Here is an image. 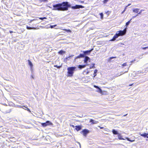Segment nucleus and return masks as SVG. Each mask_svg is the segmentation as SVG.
Returning <instances> with one entry per match:
<instances>
[{
	"instance_id": "54",
	"label": "nucleus",
	"mask_w": 148,
	"mask_h": 148,
	"mask_svg": "<svg viewBox=\"0 0 148 148\" xmlns=\"http://www.w3.org/2000/svg\"><path fill=\"white\" fill-rule=\"evenodd\" d=\"M72 126L73 127H74V126L73 125Z\"/></svg>"
},
{
	"instance_id": "27",
	"label": "nucleus",
	"mask_w": 148,
	"mask_h": 148,
	"mask_svg": "<svg viewBox=\"0 0 148 148\" xmlns=\"http://www.w3.org/2000/svg\"><path fill=\"white\" fill-rule=\"evenodd\" d=\"M126 139H127V140L131 142H133L135 140H130V139L129 138H127V137L126 138Z\"/></svg>"
},
{
	"instance_id": "37",
	"label": "nucleus",
	"mask_w": 148,
	"mask_h": 148,
	"mask_svg": "<svg viewBox=\"0 0 148 148\" xmlns=\"http://www.w3.org/2000/svg\"><path fill=\"white\" fill-rule=\"evenodd\" d=\"M94 87L96 88H97V89H98V88H99V87L98 86H96V85H94Z\"/></svg>"
},
{
	"instance_id": "17",
	"label": "nucleus",
	"mask_w": 148,
	"mask_h": 148,
	"mask_svg": "<svg viewBox=\"0 0 148 148\" xmlns=\"http://www.w3.org/2000/svg\"><path fill=\"white\" fill-rule=\"evenodd\" d=\"M112 132L114 134H115V135L118 134V135L119 134L118 132L116 131L114 129H113L112 130Z\"/></svg>"
},
{
	"instance_id": "6",
	"label": "nucleus",
	"mask_w": 148,
	"mask_h": 148,
	"mask_svg": "<svg viewBox=\"0 0 148 148\" xmlns=\"http://www.w3.org/2000/svg\"><path fill=\"white\" fill-rule=\"evenodd\" d=\"M84 58H85L84 60V62L86 64V65H87L88 62L89 61V62H90V58L87 56H85Z\"/></svg>"
},
{
	"instance_id": "22",
	"label": "nucleus",
	"mask_w": 148,
	"mask_h": 148,
	"mask_svg": "<svg viewBox=\"0 0 148 148\" xmlns=\"http://www.w3.org/2000/svg\"><path fill=\"white\" fill-rule=\"evenodd\" d=\"M147 71H146V70H145L144 71V72H143V71H138L137 72V73H136L137 74H140L141 73H146L147 72Z\"/></svg>"
},
{
	"instance_id": "29",
	"label": "nucleus",
	"mask_w": 148,
	"mask_h": 148,
	"mask_svg": "<svg viewBox=\"0 0 148 148\" xmlns=\"http://www.w3.org/2000/svg\"><path fill=\"white\" fill-rule=\"evenodd\" d=\"M100 15L101 19H103V14L102 13H101L100 14Z\"/></svg>"
},
{
	"instance_id": "18",
	"label": "nucleus",
	"mask_w": 148,
	"mask_h": 148,
	"mask_svg": "<svg viewBox=\"0 0 148 148\" xmlns=\"http://www.w3.org/2000/svg\"><path fill=\"white\" fill-rule=\"evenodd\" d=\"M75 129L77 131L80 130L81 129V127L79 126H75Z\"/></svg>"
},
{
	"instance_id": "3",
	"label": "nucleus",
	"mask_w": 148,
	"mask_h": 148,
	"mask_svg": "<svg viewBox=\"0 0 148 148\" xmlns=\"http://www.w3.org/2000/svg\"><path fill=\"white\" fill-rule=\"evenodd\" d=\"M127 31V27H126L123 30H120L117 32L119 36H122L125 34Z\"/></svg>"
},
{
	"instance_id": "21",
	"label": "nucleus",
	"mask_w": 148,
	"mask_h": 148,
	"mask_svg": "<svg viewBox=\"0 0 148 148\" xmlns=\"http://www.w3.org/2000/svg\"><path fill=\"white\" fill-rule=\"evenodd\" d=\"M27 28L28 29H36V28L35 27H28V26H27Z\"/></svg>"
},
{
	"instance_id": "4",
	"label": "nucleus",
	"mask_w": 148,
	"mask_h": 148,
	"mask_svg": "<svg viewBox=\"0 0 148 148\" xmlns=\"http://www.w3.org/2000/svg\"><path fill=\"white\" fill-rule=\"evenodd\" d=\"M93 49H92L90 50L83 51V52L84 53L83 54H84V56L86 55H89L90 54L91 52L93 50Z\"/></svg>"
},
{
	"instance_id": "8",
	"label": "nucleus",
	"mask_w": 148,
	"mask_h": 148,
	"mask_svg": "<svg viewBox=\"0 0 148 148\" xmlns=\"http://www.w3.org/2000/svg\"><path fill=\"white\" fill-rule=\"evenodd\" d=\"M119 34H118L117 33V32L115 35L114 36L113 38L112 39H111L110 41H114L116 39L118 38L119 36Z\"/></svg>"
},
{
	"instance_id": "5",
	"label": "nucleus",
	"mask_w": 148,
	"mask_h": 148,
	"mask_svg": "<svg viewBox=\"0 0 148 148\" xmlns=\"http://www.w3.org/2000/svg\"><path fill=\"white\" fill-rule=\"evenodd\" d=\"M84 8V7L82 5H76L75 6H73L71 7L72 9H79L80 8Z\"/></svg>"
},
{
	"instance_id": "14",
	"label": "nucleus",
	"mask_w": 148,
	"mask_h": 148,
	"mask_svg": "<svg viewBox=\"0 0 148 148\" xmlns=\"http://www.w3.org/2000/svg\"><path fill=\"white\" fill-rule=\"evenodd\" d=\"M28 63H29V65L30 66L31 68V69H32V66H33V65L31 61L30 60H28Z\"/></svg>"
},
{
	"instance_id": "46",
	"label": "nucleus",
	"mask_w": 148,
	"mask_h": 148,
	"mask_svg": "<svg viewBox=\"0 0 148 148\" xmlns=\"http://www.w3.org/2000/svg\"><path fill=\"white\" fill-rule=\"evenodd\" d=\"M127 114H126L124 115H123V116H126Z\"/></svg>"
},
{
	"instance_id": "11",
	"label": "nucleus",
	"mask_w": 148,
	"mask_h": 148,
	"mask_svg": "<svg viewBox=\"0 0 148 148\" xmlns=\"http://www.w3.org/2000/svg\"><path fill=\"white\" fill-rule=\"evenodd\" d=\"M84 57L85 56H84V54H80L79 56L76 57L75 59H76L77 58H84Z\"/></svg>"
},
{
	"instance_id": "30",
	"label": "nucleus",
	"mask_w": 148,
	"mask_h": 148,
	"mask_svg": "<svg viewBox=\"0 0 148 148\" xmlns=\"http://www.w3.org/2000/svg\"><path fill=\"white\" fill-rule=\"evenodd\" d=\"M57 26L56 25H51L50 27L51 28H54V27L56 26Z\"/></svg>"
},
{
	"instance_id": "33",
	"label": "nucleus",
	"mask_w": 148,
	"mask_h": 148,
	"mask_svg": "<svg viewBox=\"0 0 148 148\" xmlns=\"http://www.w3.org/2000/svg\"><path fill=\"white\" fill-rule=\"evenodd\" d=\"M46 18H47L45 17H43V18H39V19L42 20H43L44 19H46Z\"/></svg>"
},
{
	"instance_id": "45",
	"label": "nucleus",
	"mask_w": 148,
	"mask_h": 148,
	"mask_svg": "<svg viewBox=\"0 0 148 148\" xmlns=\"http://www.w3.org/2000/svg\"><path fill=\"white\" fill-rule=\"evenodd\" d=\"M131 5V4H129L127 5V7H128V6H130V5Z\"/></svg>"
},
{
	"instance_id": "1",
	"label": "nucleus",
	"mask_w": 148,
	"mask_h": 148,
	"mask_svg": "<svg viewBox=\"0 0 148 148\" xmlns=\"http://www.w3.org/2000/svg\"><path fill=\"white\" fill-rule=\"evenodd\" d=\"M53 10L65 11L68 10V7H71V5L67 2H63L62 3H59L53 5Z\"/></svg>"
},
{
	"instance_id": "13",
	"label": "nucleus",
	"mask_w": 148,
	"mask_h": 148,
	"mask_svg": "<svg viewBox=\"0 0 148 148\" xmlns=\"http://www.w3.org/2000/svg\"><path fill=\"white\" fill-rule=\"evenodd\" d=\"M20 108H23V109H24V108H23V107H25L26 108V109H25V110H27V111H28L30 112H31L30 110L28 108H27V106H20Z\"/></svg>"
},
{
	"instance_id": "25",
	"label": "nucleus",
	"mask_w": 148,
	"mask_h": 148,
	"mask_svg": "<svg viewBox=\"0 0 148 148\" xmlns=\"http://www.w3.org/2000/svg\"><path fill=\"white\" fill-rule=\"evenodd\" d=\"M98 90L97 91V92L100 93H101L102 92V90L100 88H98Z\"/></svg>"
},
{
	"instance_id": "38",
	"label": "nucleus",
	"mask_w": 148,
	"mask_h": 148,
	"mask_svg": "<svg viewBox=\"0 0 148 148\" xmlns=\"http://www.w3.org/2000/svg\"><path fill=\"white\" fill-rule=\"evenodd\" d=\"M108 0H104L103 1L104 3H107Z\"/></svg>"
},
{
	"instance_id": "53",
	"label": "nucleus",
	"mask_w": 148,
	"mask_h": 148,
	"mask_svg": "<svg viewBox=\"0 0 148 148\" xmlns=\"http://www.w3.org/2000/svg\"><path fill=\"white\" fill-rule=\"evenodd\" d=\"M89 72H87V74H88V73H89Z\"/></svg>"
},
{
	"instance_id": "39",
	"label": "nucleus",
	"mask_w": 148,
	"mask_h": 148,
	"mask_svg": "<svg viewBox=\"0 0 148 148\" xmlns=\"http://www.w3.org/2000/svg\"><path fill=\"white\" fill-rule=\"evenodd\" d=\"M142 48L143 49L145 50L146 49L148 48V47H143V48Z\"/></svg>"
},
{
	"instance_id": "20",
	"label": "nucleus",
	"mask_w": 148,
	"mask_h": 148,
	"mask_svg": "<svg viewBox=\"0 0 148 148\" xmlns=\"http://www.w3.org/2000/svg\"><path fill=\"white\" fill-rule=\"evenodd\" d=\"M118 138L119 140H125L121 136L120 134H119L118 135Z\"/></svg>"
},
{
	"instance_id": "44",
	"label": "nucleus",
	"mask_w": 148,
	"mask_h": 148,
	"mask_svg": "<svg viewBox=\"0 0 148 148\" xmlns=\"http://www.w3.org/2000/svg\"><path fill=\"white\" fill-rule=\"evenodd\" d=\"M135 60H134L132 61L131 62L132 63L133 62H134V61H135Z\"/></svg>"
},
{
	"instance_id": "7",
	"label": "nucleus",
	"mask_w": 148,
	"mask_h": 148,
	"mask_svg": "<svg viewBox=\"0 0 148 148\" xmlns=\"http://www.w3.org/2000/svg\"><path fill=\"white\" fill-rule=\"evenodd\" d=\"M52 124V123H51L49 121H47L45 123H42L41 125L43 127H46L47 125Z\"/></svg>"
},
{
	"instance_id": "36",
	"label": "nucleus",
	"mask_w": 148,
	"mask_h": 148,
	"mask_svg": "<svg viewBox=\"0 0 148 148\" xmlns=\"http://www.w3.org/2000/svg\"><path fill=\"white\" fill-rule=\"evenodd\" d=\"M127 65L126 63H124L122 65V66H126Z\"/></svg>"
},
{
	"instance_id": "15",
	"label": "nucleus",
	"mask_w": 148,
	"mask_h": 148,
	"mask_svg": "<svg viewBox=\"0 0 148 148\" xmlns=\"http://www.w3.org/2000/svg\"><path fill=\"white\" fill-rule=\"evenodd\" d=\"M139 10V9L138 8L134 9L133 10V11L134 12H135L136 13H138V12Z\"/></svg>"
},
{
	"instance_id": "35",
	"label": "nucleus",
	"mask_w": 148,
	"mask_h": 148,
	"mask_svg": "<svg viewBox=\"0 0 148 148\" xmlns=\"http://www.w3.org/2000/svg\"><path fill=\"white\" fill-rule=\"evenodd\" d=\"M144 10H141L140 12H139L138 13V14H141V13H142V12L144 11Z\"/></svg>"
},
{
	"instance_id": "10",
	"label": "nucleus",
	"mask_w": 148,
	"mask_h": 148,
	"mask_svg": "<svg viewBox=\"0 0 148 148\" xmlns=\"http://www.w3.org/2000/svg\"><path fill=\"white\" fill-rule=\"evenodd\" d=\"M139 134L144 138H148V133H145L143 134H141L140 133Z\"/></svg>"
},
{
	"instance_id": "16",
	"label": "nucleus",
	"mask_w": 148,
	"mask_h": 148,
	"mask_svg": "<svg viewBox=\"0 0 148 148\" xmlns=\"http://www.w3.org/2000/svg\"><path fill=\"white\" fill-rule=\"evenodd\" d=\"M86 65H79L78 66V67L80 69H82V68H85Z\"/></svg>"
},
{
	"instance_id": "52",
	"label": "nucleus",
	"mask_w": 148,
	"mask_h": 148,
	"mask_svg": "<svg viewBox=\"0 0 148 148\" xmlns=\"http://www.w3.org/2000/svg\"><path fill=\"white\" fill-rule=\"evenodd\" d=\"M32 78H34L33 77L32 75Z\"/></svg>"
},
{
	"instance_id": "49",
	"label": "nucleus",
	"mask_w": 148,
	"mask_h": 148,
	"mask_svg": "<svg viewBox=\"0 0 148 148\" xmlns=\"http://www.w3.org/2000/svg\"><path fill=\"white\" fill-rule=\"evenodd\" d=\"M84 1H81V3H84Z\"/></svg>"
},
{
	"instance_id": "40",
	"label": "nucleus",
	"mask_w": 148,
	"mask_h": 148,
	"mask_svg": "<svg viewBox=\"0 0 148 148\" xmlns=\"http://www.w3.org/2000/svg\"><path fill=\"white\" fill-rule=\"evenodd\" d=\"M116 58V57H110V60H111V59H112V58Z\"/></svg>"
},
{
	"instance_id": "2",
	"label": "nucleus",
	"mask_w": 148,
	"mask_h": 148,
	"mask_svg": "<svg viewBox=\"0 0 148 148\" xmlns=\"http://www.w3.org/2000/svg\"><path fill=\"white\" fill-rule=\"evenodd\" d=\"M75 68L76 67H71L68 68L67 70L68 71V76L71 77L73 75V74L74 73V71H75Z\"/></svg>"
},
{
	"instance_id": "55",
	"label": "nucleus",
	"mask_w": 148,
	"mask_h": 148,
	"mask_svg": "<svg viewBox=\"0 0 148 148\" xmlns=\"http://www.w3.org/2000/svg\"><path fill=\"white\" fill-rule=\"evenodd\" d=\"M127 71H126V72H127Z\"/></svg>"
},
{
	"instance_id": "47",
	"label": "nucleus",
	"mask_w": 148,
	"mask_h": 148,
	"mask_svg": "<svg viewBox=\"0 0 148 148\" xmlns=\"http://www.w3.org/2000/svg\"><path fill=\"white\" fill-rule=\"evenodd\" d=\"M77 143H78L79 144V145H80V147H81V145H80V143L79 142H78Z\"/></svg>"
},
{
	"instance_id": "32",
	"label": "nucleus",
	"mask_w": 148,
	"mask_h": 148,
	"mask_svg": "<svg viewBox=\"0 0 148 148\" xmlns=\"http://www.w3.org/2000/svg\"><path fill=\"white\" fill-rule=\"evenodd\" d=\"M73 56V55H71V56H70L69 57H68L66 58V60H69V59H70L69 58L70 57H71Z\"/></svg>"
},
{
	"instance_id": "41",
	"label": "nucleus",
	"mask_w": 148,
	"mask_h": 148,
	"mask_svg": "<svg viewBox=\"0 0 148 148\" xmlns=\"http://www.w3.org/2000/svg\"><path fill=\"white\" fill-rule=\"evenodd\" d=\"M41 1H46L47 0H39Z\"/></svg>"
},
{
	"instance_id": "26",
	"label": "nucleus",
	"mask_w": 148,
	"mask_h": 148,
	"mask_svg": "<svg viewBox=\"0 0 148 148\" xmlns=\"http://www.w3.org/2000/svg\"><path fill=\"white\" fill-rule=\"evenodd\" d=\"M97 69H95L94 71V77H95L96 75V74L97 73Z\"/></svg>"
},
{
	"instance_id": "9",
	"label": "nucleus",
	"mask_w": 148,
	"mask_h": 148,
	"mask_svg": "<svg viewBox=\"0 0 148 148\" xmlns=\"http://www.w3.org/2000/svg\"><path fill=\"white\" fill-rule=\"evenodd\" d=\"M82 132L83 133V135L85 136H86L87 134L89 133V131L88 130L85 129L83 130Z\"/></svg>"
},
{
	"instance_id": "50",
	"label": "nucleus",
	"mask_w": 148,
	"mask_h": 148,
	"mask_svg": "<svg viewBox=\"0 0 148 148\" xmlns=\"http://www.w3.org/2000/svg\"><path fill=\"white\" fill-rule=\"evenodd\" d=\"M139 14H137L136 16H138V15Z\"/></svg>"
},
{
	"instance_id": "42",
	"label": "nucleus",
	"mask_w": 148,
	"mask_h": 148,
	"mask_svg": "<svg viewBox=\"0 0 148 148\" xmlns=\"http://www.w3.org/2000/svg\"><path fill=\"white\" fill-rule=\"evenodd\" d=\"M136 17V16H134L132 17V18H135Z\"/></svg>"
},
{
	"instance_id": "19",
	"label": "nucleus",
	"mask_w": 148,
	"mask_h": 148,
	"mask_svg": "<svg viewBox=\"0 0 148 148\" xmlns=\"http://www.w3.org/2000/svg\"><path fill=\"white\" fill-rule=\"evenodd\" d=\"M60 29H62L63 30H64V31H65L66 32H71V30H70V29H61V28H60Z\"/></svg>"
},
{
	"instance_id": "51",
	"label": "nucleus",
	"mask_w": 148,
	"mask_h": 148,
	"mask_svg": "<svg viewBox=\"0 0 148 148\" xmlns=\"http://www.w3.org/2000/svg\"><path fill=\"white\" fill-rule=\"evenodd\" d=\"M35 20L34 19L33 20H32L31 21V22H32V21H34V20Z\"/></svg>"
},
{
	"instance_id": "28",
	"label": "nucleus",
	"mask_w": 148,
	"mask_h": 148,
	"mask_svg": "<svg viewBox=\"0 0 148 148\" xmlns=\"http://www.w3.org/2000/svg\"><path fill=\"white\" fill-rule=\"evenodd\" d=\"M127 6H126L125 7L124 10L122 12L121 14H123L126 11V9L127 8Z\"/></svg>"
},
{
	"instance_id": "31",
	"label": "nucleus",
	"mask_w": 148,
	"mask_h": 148,
	"mask_svg": "<svg viewBox=\"0 0 148 148\" xmlns=\"http://www.w3.org/2000/svg\"><path fill=\"white\" fill-rule=\"evenodd\" d=\"M122 74H117L116 75H115V77H117L119 76H120Z\"/></svg>"
},
{
	"instance_id": "12",
	"label": "nucleus",
	"mask_w": 148,
	"mask_h": 148,
	"mask_svg": "<svg viewBox=\"0 0 148 148\" xmlns=\"http://www.w3.org/2000/svg\"><path fill=\"white\" fill-rule=\"evenodd\" d=\"M90 122H91L92 124H97L98 122L92 119H90Z\"/></svg>"
},
{
	"instance_id": "23",
	"label": "nucleus",
	"mask_w": 148,
	"mask_h": 148,
	"mask_svg": "<svg viewBox=\"0 0 148 148\" xmlns=\"http://www.w3.org/2000/svg\"><path fill=\"white\" fill-rule=\"evenodd\" d=\"M65 52V51H64L63 50H61L60 51H59V52H58V53L60 54V55H62L63 54V53H64Z\"/></svg>"
},
{
	"instance_id": "34",
	"label": "nucleus",
	"mask_w": 148,
	"mask_h": 148,
	"mask_svg": "<svg viewBox=\"0 0 148 148\" xmlns=\"http://www.w3.org/2000/svg\"><path fill=\"white\" fill-rule=\"evenodd\" d=\"M95 65V64H93V65H92V66H90V69H91V68H95V66H94Z\"/></svg>"
},
{
	"instance_id": "24",
	"label": "nucleus",
	"mask_w": 148,
	"mask_h": 148,
	"mask_svg": "<svg viewBox=\"0 0 148 148\" xmlns=\"http://www.w3.org/2000/svg\"><path fill=\"white\" fill-rule=\"evenodd\" d=\"M131 20H132V19H131L129 21H128L126 23L125 25L126 26V27H127L128 26V25H129V24H130V23L131 21Z\"/></svg>"
},
{
	"instance_id": "48",
	"label": "nucleus",
	"mask_w": 148,
	"mask_h": 148,
	"mask_svg": "<svg viewBox=\"0 0 148 148\" xmlns=\"http://www.w3.org/2000/svg\"><path fill=\"white\" fill-rule=\"evenodd\" d=\"M100 128L101 129H103V127H100Z\"/></svg>"
},
{
	"instance_id": "43",
	"label": "nucleus",
	"mask_w": 148,
	"mask_h": 148,
	"mask_svg": "<svg viewBox=\"0 0 148 148\" xmlns=\"http://www.w3.org/2000/svg\"><path fill=\"white\" fill-rule=\"evenodd\" d=\"M10 33H12L13 32L12 31H10Z\"/></svg>"
}]
</instances>
